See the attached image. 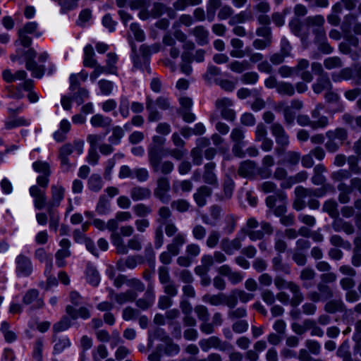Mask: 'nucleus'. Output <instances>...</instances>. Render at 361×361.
<instances>
[{"label":"nucleus","instance_id":"nucleus-1","mask_svg":"<svg viewBox=\"0 0 361 361\" xmlns=\"http://www.w3.org/2000/svg\"><path fill=\"white\" fill-rule=\"evenodd\" d=\"M308 27L315 35V42L319 44V49L325 54L332 51V48L326 42V32L323 27L324 18L322 16H309L305 19Z\"/></svg>","mask_w":361,"mask_h":361},{"label":"nucleus","instance_id":"nucleus-2","mask_svg":"<svg viewBox=\"0 0 361 361\" xmlns=\"http://www.w3.org/2000/svg\"><path fill=\"white\" fill-rule=\"evenodd\" d=\"M23 56L25 61V68L31 72V75L34 78H41L44 74V67L42 65H38L35 61L37 52L33 48H29L27 51H23L18 49L16 54L11 55L12 61H18L19 63H22L20 56Z\"/></svg>","mask_w":361,"mask_h":361},{"label":"nucleus","instance_id":"nucleus-3","mask_svg":"<svg viewBox=\"0 0 361 361\" xmlns=\"http://www.w3.org/2000/svg\"><path fill=\"white\" fill-rule=\"evenodd\" d=\"M110 239L112 245L116 248V252L119 255H126L129 250L140 251L142 247V239L138 235H135L128 240L127 244L124 243L118 233H112Z\"/></svg>","mask_w":361,"mask_h":361},{"label":"nucleus","instance_id":"nucleus-4","mask_svg":"<svg viewBox=\"0 0 361 361\" xmlns=\"http://www.w3.org/2000/svg\"><path fill=\"white\" fill-rule=\"evenodd\" d=\"M326 137L327 141L325 143V147L328 152L334 153L339 149L340 146L347 139L348 133L344 128H338L335 130L327 131Z\"/></svg>","mask_w":361,"mask_h":361},{"label":"nucleus","instance_id":"nucleus-5","mask_svg":"<svg viewBox=\"0 0 361 361\" xmlns=\"http://www.w3.org/2000/svg\"><path fill=\"white\" fill-rule=\"evenodd\" d=\"M149 161L152 166L154 171H161L162 173H170L173 169V164L169 161L160 163V157H159L157 150L153 147L148 148Z\"/></svg>","mask_w":361,"mask_h":361},{"label":"nucleus","instance_id":"nucleus-6","mask_svg":"<svg viewBox=\"0 0 361 361\" xmlns=\"http://www.w3.org/2000/svg\"><path fill=\"white\" fill-rule=\"evenodd\" d=\"M16 274L18 277H28L33 272V264L31 259L23 255H18L15 259Z\"/></svg>","mask_w":361,"mask_h":361},{"label":"nucleus","instance_id":"nucleus-7","mask_svg":"<svg viewBox=\"0 0 361 361\" xmlns=\"http://www.w3.org/2000/svg\"><path fill=\"white\" fill-rule=\"evenodd\" d=\"M158 338L162 341H164L166 347L165 348V352L166 354L169 355H173L178 353L180 348L178 345L174 344L171 342V338H169L165 334V332L161 329H157L153 334L149 335V345H152V342L153 339Z\"/></svg>","mask_w":361,"mask_h":361},{"label":"nucleus","instance_id":"nucleus-8","mask_svg":"<svg viewBox=\"0 0 361 361\" xmlns=\"http://www.w3.org/2000/svg\"><path fill=\"white\" fill-rule=\"evenodd\" d=\"M37 28L36 22H28L25 23L22 28L18 30V39L16 42L25 48L29 47L32 43V39L28 36L29 34H34Z\"/></svg>","mask_w":361,"mask_h":361},{"label":"nucleus","instance_id":"nucleus-9","mask_svg":"<svg viewBox=\"0 0 361 361\" xmlns=\"http://www.w3.org/2000/svg\"><path fill=\"white\" fill-rule=\"evenodd\" d=\"M279 199L281 203L276 207L274 214L277 216L283 215L286 211V195L283 192L279 191L275 195H269L266 198V204L269 208H273Z\"/></svg>","mask_w":361,"mask_h":361},{"label":"nucleus","instance_id":"nucleus-10","mask_svg":"<svg viewBox=\"0 0 361 361\" xmlns=\"http://www.w3.org/2000/svg\"><path fill=\"white\" fill-rule=\"evenodd\" d=\"M297 123L301 126H310L312 129L324 128L329 124V119L326 116H322L319 120H311L307 115H299L297 118Z\"/></svg>","mask_w":361,"mask_h":361},{"label":"nucleus","instance_id":"nucleus-11","mask_svg":"<svg viewBox=\"0 0 361 361\" xmlns=\"http://www.w3.org/2000/svg\"><path fill=\"white\" fill-rule=\"evenodd\" d=\"M71 243L67 238H63L59 242L60 249L56 252V264L59 267L66 265L65 258L68 257L71 252L70 250Z\"/></svg>","mask_w":361,"mask_h":361},{"label":"nucleus","instance_id":"nucleus-12","mask_svg":"<svg viewBox=\"0 0 361 361\" xmlns=\"http://www.w3.org/2000/svg\"><path fill=\"white\" fill-rule=\"evenodd\" d=\"M51 192V198L47 203V209L54 210V208L59 207L64 198L65 188L59 184L52 185Z\"/></svg>","mask_w":361,"mask_h":361},{"label":"nucleus","instance_id":"nucleus-13","mask_svg":"<svg viewBox=\"0 0 361 361\" xmlns=\"http://www.w3.org/2000/svg\"><path fill=\"white\" fill-rule=\"evenodd\" d=\"M170 189L169 180L167 178L161 177L157 180V186L154 190V195L162 202L166 203L169 201V195L167 194Z\"/></svg>","mask_w":361,"mask_h":361},{"label":"nucleus","instance_id":"nucleus-14","mask_svg":"<svg viewBox=\"0 0 361 361\" xmlns=\"http://www.w3.org/2000/svg\"><path fill=\"white\" fill-rule=\"evenodd\" d=\"M244 238V235H238L232 240L224 238L221 240V247L228 255H233L235 251L238 250L241 247Z\"/></svg>","mask_w":361,"mask_h":361},{"label":"nucleus","instance_id":"nucleus-15","mask_svg":"<svg viewBox=\"0 0 361 361\" xmlns=\"http://www.w3.org/2000/svg\"><path fill=\"white\" fill-rule=\"evenodd\" d=\"M233 102L228 98H221L216 102V107L220 110L221 116L226 120L233 121L235 118V112L229 107Z\"/></svg>","mask_w":361,"mask_h":361},{"label":"nucleus","instance_id":"nucleus-16","mask_svg":"<svg viewBox=\"0 0 361 361\" xmlns=\"http://www.w3.org/2000/svg\"><path fill=\"white\" fill-rule=\"evenodd\" d=\"M73 152V147L71 143L63 145L59 149V158L61 161V166L63 171H68L72 166L68 157Z\"/></svg>","mask_w":361,"mask_h":361},{"label":"nucleus","instance_id":"nucleus-17","mask_svg":"<svg viewBox=\"0 0 361 361\" xmlns=\"http://www.w3.org/2000/svg\"><path fill=\"white\" fill-rule=\"evenodd\" d=\"M23 302L32 309H39L44 305L43 300L39 297V292L36 289L29 290L23 296Z\"/></svg>","mask_w":361,"mask_h":361},{"label":"nucleus","instance_id":"nucleus-18","mask_svg":"<svg viewBox=\"0 0 361 361\" xmlns=\"http://www.w3.org/2000/svg\"><path fill=\"white\" fill-rule=\"evenodd\" d=\"M272 135L275 137L276 142L281 147H286L289 144V137L283 126L279 123H274L271 127Z\"/></svg>","mask_w":361,"mask_h":361},{"label":"nucleus","instance_id":"nucleus-19","mask_svg":"<svg viewBox=\"0 0 361 361\" xmlns=\"http://www.w3.org/2000/svg\"><path fill=\"white\" fill-rule=\"evenodd\" d=\"M30 194L34 198V205L36 209H42L47 204V197L44 190L37 185L30 188Z\"/></svg>","mask_w":361,"mask_h":361},{"label":"nucleus","instance_id":"nucleus-20","mask_svg":"<svg viewBox=\"0 0 361 361\" xmlns=\"http://www.w3.org/2000/svg\"><path fill=\"white\" fill-rule=\"evenodd\" d=\"M218 272L220 275L226 276L229 281L234 285L239 283L243 279V274L238 271H233L227 264L221 266L218 269Z\"/></svg>","mask_w":361,"mask_h":361},{"label":"nucleus","instance_id":"nucleus-21","mask_svg":"<svg viewBox=\"0 0 361 361\" xmlns=\"http://www.w3.org/2000/svg\"><path fill=\"white\" fill-rule=\"evenodd\" d=\"M110 299L115 300L118 304L123 305L128 302H132L135 300L137 294L133 290H128L125 293H114L113 290L110 293Z\"/></svg>","mask_w":361,"mask_h":361},{"label":"nucleus","instance_id":"nucleus-22","mask_svg":"<svg viewBox=\"0 0 361 361\" xmlns=\"http://www.w3.org/2000/svg\"><path fill=\"white\" fill-rule=\"evenodd\" d=\"M53 354L59 355L63 352L64 350L71 345V342L67 336L58 337L56 334L53 336Z\"/></svg>","mask_w":361,"mask_h":361},{"label":"nucleus","instance_id":"nucleus-23","mask_svg":"<svg viewBox=\"0 0 361 361\" xmlns=\"http://www.w3.org/2000/svg\"><path fill=\"white\" fill-rule=\"evenodd\" d=\"M139 260H141V257L140 256H128L126 258L120 259L116 263V267L121 271L127 269H133L137 267Z\"/></svg>","mask_w":361,"mask_h":361},{"label":"nucleus","instance_id":"nucleus-24","mask_svg":"<svg viewBox=\"0 0 361 361\" xmlns=\"http://www.w3.org/2000/svg\"><path fill=\"white\" fill-rule=\"evenodd\" d=\"M154 298V288L150 286L147 288L144 297L137 300L136 305L139 308L146 310L152 305Z\"/></svg>","mask_w":361,"mask_h":361},{"label":"nucleus","instance_id":"nucleus-25","mask_svg":"<svg viewBox=\"0 0 361 361\" xmlns=\"http://www.w3.org/2000/svg\"><path fill=\"white\" fill-rule=\"evenodd\" d=\"M332 88L331 82L327 75H322L317 79L312 85V90L314 93L320 94L323 91L328 92Z\"/></svg>","mask_w":361,"mask_h":361},{"label":"nucleus","instance_id":"nucleus-26","mask_svg":"<svg viewBox=\"0 0 361 361\" xmlns=\"http://www.w3.org/2000/svg\"><path fill=\"white\" fill-rule=\"evenodd\" d=\"M325 193L324 189H307L302 186H298L295 189V197L305 199L307 197H321Z\"/></svg>","mask_w":361,"mask_h":361},{"label":"nucleus","instance_id":"nucleus-27","mask_svg":"<svg viewBox=\"0 0 361 361\" xmlns=\"http://www.w3.org/2000/svg\"><path fill=\"white\" fill-rule=\"evenodd\" d=\"M185 243V237L183 233H178L173 239L172 242L167 245V251L172 255L176 256L179 254L180 247Z\"/></svg>","mask_w":361,"mask_h":361},{"label":"nucleus","instance_id":"nucleus-28","mask_svg":"<svg viewBox=\"0 0 361 361\" xmlns=\"http://www.w3.org/2000/svg\"><path fill=\"white\" fill-rule=\"evenodd\" d=\"M199 45L203 46L209 42V31L203 26H197L191 30Z\"/></svg>","mask_w":361,"mask_h":361},{"label":"nucleus","instance_id":"nucleus-29","mask_svg":"<svg viewBox=\"0 0 361 361\" xmlns=\"http://www.w3.org/2000/svg\"><path fill=\"white\" fill-rule=\"evenodd\" d=\"M199 345L201 349L207 352L210 348H218L223 350L224 348L221 345V341L216 336H211L207 339H202L199 341Z\"/></svg>","mask_w":361,"mask_h":361},{"label":"nucleus","instance_id":"nucleus-30","mask_svg":"<svg viewBox=\"0 0 361 361\" xmlns=\"http://www.w3.org/2000/svg\"><path fill=\"white\" fill-rule=\"evenodd\" d=\"M130 197L134 201L149 199L151 197V190L147 188L137 186L130 190Z\"/></svg>","mask_w":361,"mask_h":361},{"label":"nucleus","instance_id":"nucleus-31","mask_svg":"<svg viewBox=\"0 0 361 361\" xmlns=\"http://www.w3.org/2000/svg\"><path fill=\"white\" fill-rule=\"evenodd\" d=\"M332 228L336 232L343 231L348 235L354 233L353 225L341 219L336 218L332 223Z\"/></svg>","mask_w":361,"mask_h":361},{"label":"nucleus","instance_id":"nucleus-32","mask_svg":"<svg viewBox=\"0 0 361 361\" xmlns=\"http://www.w3.org/2000/svg\"><path fill=\"white\" fill-rule=\"evenodd\" d=\"M87 188L93 192H99L104 186V183L100 175L92 173L87 180Z\"/></svg>","mask_w":361,"mask_h":361},{"label":"nucleus","instance_id":"nucleus-33","mask_svg":"<svg viewBox=\"0 0 361 361\" xmlns=\"http://www.w3.org/2000/svg\"><path fill=\"white\" fill-rule=\"evenodd\" d=\"M212 190L207 186H201L194 194V199L200 207H202L206 204L207 198L211 195Z\"/></svg>","mask_w":361,"mask_h":361},{"label":"nucleus","instance_id":"nucleus-34","mask_svg":"<svg viewBox=\"0 0 361 361\" xmlns=\"http://www.w3.org/2000/svg\"><path fill=\"white\" fill-rule=\"evenodd\" d=\"M95 53L92 45L87 44L84 48L83 65L86 67L92 68L97 64L94 59Z\"/></svg>","mask_w":361,"mask_h":361},{"label":"nucleus","instance_id":"nucleus-35","mask_svg":"<svg viewBox=\"0 0 361 361\" xmlns=\"http://www.w3.org/2000/svg\"><path fill=\"white\" fill-rule=\"evenodd\" d=\"M287 288L293 293L290 304L293 306H298L303 300V295L300 292V287L295 283L289 281L287 283Z\"/></svg>","mask_w":361,"mask_h":361},{"label":"nucleus","instance_id":"nucleus-36","mask_svg":"<svg viewBox=\"0 0 361 361\" xmlns=\"http://www.w3.org/2000/svg\"><path fill=\"white\" fill-rule=\"evenodd\" d=\"M146 109L149 113L147 116L149 122H154L161 118V114L156 109L154 101L149 97L146 99Z\"/></svg>","mask_w":361,"mask_h":361},{"label":"nucleus","instance_id":"nucleus-37","mask_svg":"<svg viewBox=\"0 0 361 361\" xmlns=\"http://www.w3.org/2000/svg\"><path fill=\"white\" fill-rule=\"evenodd\" d=\"M111 118L97 114L92 116L90 123L94 128H106L111 126Z\"/></svg>","mask_w":361,"mask_h":361},{"label":"nucleus","instance_id":"nucleus-38","mask_svg":"<svg viewBox=\"0 0 361 361\" xmlns=\"http://www.w3.org/2000/svg\"><path fill=\"white\" fill-rule=\"evenodd\" d=\"M27 73L23 70L18 71L15 74H13L8 69L4 70L3 72V78L7 82H11L17 80H24L27 78Z\"/></svg>","mask_w":361,"mask_h":361},{"label":"nucleus","instance_id":"nucleus-39","mask_svg":"<svg viewBox=\"0 0 361 361\" xmlns=\"http://www.w3.org/2000/svg\"><path fill=\"white\" fill-rule=\"evenodd\" d=\"M231 44L233 48L230 52V55L234 58H243L245 56V51L242 50L243 42L238 38H233L231 40Z\"/></svg>","mask_w":361,"mask_h":361},{"label":"nucleus","instance_id":"nucleus-40","mask_svg":"<svg viewBox=\"0 0 361 361\" xmlns=\"http://www.w3.org/2000/svg\"><path fill=\"white\" fill-rule=\"evenodd\" d=\"M255 169V162L250 160H247L241 163L238 169V173L241 176L247 177L254 173Z\"/></svg>","mask_w":361,"mask_h":361},{"label":"nucleus","instance_id":"nucleus-41","mask_svg":"<svg viewBox=\"0 0 361 361\" xmlns=\"http://www.w3.org/2000/svg\"><path fill=\"white\" fill-rule=\"evenodd\" d=\"M133 211L136 216L139 218H145L152 213V209L151 207L140 203L133 206Z\"/></svg>","mask_w":361,"mask_h":361},{"label":"nucleus","instance_id":"nucleus-42","mask_svg":"<svg viewBox=\"0 0 361 361\" xmlns=\"http://www.w3.org/2000/svg\"><path fill=\"white\" fill-rule=\"evenodd\" d=\"M202 300L204 302H208L212 305L217 306L224 303L225 295L223 293H219L216 295H204L202 298Z\"/></svg>","mask_w":361,"mask_h":361},{"label":"nucleus","instance_id":"nucleus-43","mask_svg":"<svg viewBox=\"0 0 361 361\" xmlns=\"http://www.w3.org/2000/svg\"><path fill=\"white\" fill-rule=\"evenodd\" d=\"M66 312L73 319H76L78 317H81L82 319H87L90 317L89 310L85 307H81L78 311H75L72 307L68 306L66 307Z\"/></svg>","mask_w":361,"mask_h":361},{"label":"nucleus","instance_id":"nucleus-44","mask_svg":"<svg viewBox=\"0 0 361 361\" xmlns=\"http://www.w3.org/2000/svg\"><path fill=\"white\" fill-rule=\"evenodd\" d=\"M344 308V304L341 300H330L325 305L324 310L329 313L341 312Z\"/></svg>","mask_w":361,"mask_h":361},{"label":"nucleus","instance_id":"nucleus-45","mask_svg":"<svg viewBox=\"0 0 361 361\" xmlns=\"http://www.w3.org/2000/svg\"><path fill=\"white\" fill-rule=\"evenodd\" d=\"M110 211V204L108 200L103 195L99 197L96 206V212L99 215H106Z\"/></svg>","mask_w":361,"mask_h":361},{"label":"nucleus","instance_id":"nucleus-46","mask_svg":"<svg viewBox=\"0 0 361 361\" xmlns=\"http://www.w3.org/2000/svg\"><path fill=\"white\" fill-rule=\"evenodd\" d=\"M125 133L123 128L116 126L112 128V134L109 137V141L112 145H118L121 142L122 137L124 136Z\"/></svg>","mask_w":361,"mask_h":361},{"label":"nucleus","instance_id":"nucleus-47","mask_svg":"<svg viewBox=\"0 0 361 361\" xmlns=\"http://www.w3.org/2000/svg\"><path fill=\"white\" fill-rule=\"evenodd\" d=\"M87 281L93 286H97L100 281L99 275L97 270L92 267H89L86 271Z\"/></svg>","mask_w":361,"mask_h":361},{"label":"nucleus","instance_id":"nucleus-48","mask_svg":"<svg viewBox=\"0 0 361 361\" xmlns=\"http://www.w3.org/2000/svg\"><path fill=\"white\" fill-rule=\"evenodd\" d=\"M220 0H209L207 5V14L209 20H213L216 14V9L221 7Z\"/></svg>","mask_w":361,"mask_h":361},{"label":"nucleus","instance_id":"nucleus-49","mask_svg":"<svg viewBox=\"0 0 361 361\" xmlns=\"http://www.w3.org/2000/svg\"><path fill=\"white\" fill-rule=\"evenodd\" d=\"M214 164L209 163L205 165V172L203 176L204 180L209 184H214L216 182V177L213 172Z\"/></svg>","mask_w":361,"mask_h":361},{"label":"nucleus","instance_id":"nucleus-50","mask_svg":"<svg viewBox=\"0 0 361 361\" xmlns=\"http://www.w3.org/2000/svg\"><path fill=\"white\" fill-rule=\"evenodd\" d=\"M28 124L29 122L23 117L13 118L5 121V127L8 130Z\"/></svg>","mask_w":361,"mask_h":361},{"label":"nucleus","instance_id":"nucleus-51","mask_svg":"<svg viewBox=\"0 0 361 361\" xmlns=\"http://www.w3.org/2000/svg\"><path fill=\"white\" fill-rule=\"evenodd\" d=\"M277 92L288 96H292L295 93L293 85L286 82H279L276 90Z\"/></svg>","mask_w":361,"mask_h":361},{"label":"nucleus","instance_id":"nucleus-52","mask_svg":"<svg viewBox=\"0 0 361 361\" xmlns=\"http://www.w3.org/2000/svg\"><path fill=\"white\" fill-rule=\"evenodd\" d=\"M32 168L37 173L47 176L51 174L49 164L46 161H37L32 164Z\"/></svg>","mask_w":361,"mask_h":361},{"label":"nucleus","instance_id":"nucleus-53","mask_svg":"<svg viewBox=\"0 0 361 361\" xmlns=\"http://www.w3.org/2000/svg\"><path fill=\"white\" fill-rule=\"evenodd\" d=\"M249 63L246 61H233L228 64V68L235 73H241L249 67Z\"/></svg>","mask_w":361,"mask_h":361},{"label":"nucleus","instance_id":"nucleus-54","mask_svg":"<svg viewBox=\"0 0 361 361\" xmlns=\"http://www.w3.org/2000/svg\"><path fill=\"white\" fill-rule=\"evenodd\" d=\"M202 267H198L195 269L197 274L200 273V270L203 269L204 271H208L210 267L214 264L213 257L210 255H204L201 258Z\"/></svg>","mask_w":361,"mask_h":361},{"label":"nucleus","instance_id":"nucleus-55","mask_svg":"<svg viewBox=\"0 0 361 361\" xmlns=\"http://www.w3.org/2000/svg\"><path fill=\"white\" fill-rule=\"evenodd\" d=\"M106 73L114 74L116 71V67L115 64L117 62L118 57L113 53H109L106 56Z\"/></svg>","mask_w":361,"mask_h":361},{"label":"nucleus","instance_id":"nucleus-56","mask_svg":"<svg viewBox=\"0 0 361 361\" xmlns=\"http://www.w3.org/2000/svg\"><path fill=\"white\" fill-rule=\"evenodd\" d=\"M108 356V350L104 345H99L92 352L93 361H99Z\"/></svg>","mask_w":361,"mask_h":361},{"label":"nucleus","instance_id":"nucleus-57","mask_svg":"<svg viewBox=\"0 0 361 361\" xmlns=\"http://www.w3.org/2000/svg\"><path fill=\"white\" fill-rule=\"evenodd\" d=\"M323 210L327 212L329 216L333 218L336 219L338 215L337 204L334 201H326L323 206Z\"/></svg>","mask_w":361,"mask_h":361},{"label":"nucleus","instance_id":"nucleus-58","mask_svg":"<svg viewBox=\"0 0 361 361\" xmlns=\"http://www.w3.org/2000/svg\"><path fill=\"white\" fill-rule=\"evenodd\" d=\"M35 258L42 262H46L47 265L51 267L52 257L51 255L47 254L43 248H39L35 251Z\"/></svg>","mask_w":361,"mask_h":361},{"label":"nucleus","instance_id":"nucleus-59","mask_svg":"<svg viewBox=\"0 0 361 361\" xmlns=\"http://www.w3.org/2000/svg\"><path fill=\"white\" fill-rule=\"evenodd\" d=\"M1 333L4 334V339L8 343H11L16 339V334L9 330V326L8 323H1Z\"/></svg>","mask_w":361,"mask_h":361},{"label":"nucleus","instance_id":"nucleus-60","mask_svg":"<svg viewBox=\"0 0 361 361\" xmlns=\"http://www.w3.org/2000/svg\"><path fill=\"white\" fill-rule=\"evenodd\" d=\"M279 108L283 110L286 122L288 124L293 123L295 120V114L292 112L290 106L285 104H280Z\"/></svg>","mask_w":361,"mask_h":361},{"label":"nucleus","instance_id":"nucleus-61","mask_svg":"<svg viewBox=\"0 0 361 361\" xmlns=\"http://www.w3.org/2000/svg\"><path fill=\"white\" fill-rule=\"evenodd\" d=\"M338 189L340 191L339 201L341 203H346L349 201V194L350 192V189L344 183H341L338 186Z\"/></svg>","mask_w":361,"mask_h":361},{"label":"nucleus","instance_id":"nucleus-62","mask_svg":"<svg viewBox=\"0 0 361 361\" xmlns=\"http://www.w3.org/2000/svg\"><path fill=\"white\" fill-rule=\"evenodd\" d=\"M43 340L38 338L35 343L33 350V357L36 361H42V350H43Z\"/></svg>","mask_w":361,"mask_h":361},{"label":"nucleus","instance_id":"nucleus-63","mask_svg":"<svg viewBox=\"0 0 361 361\" xmlns=\"http://www.w3.org/2000/svg\"><path fill=\"white\" fill-rule=\"evenodd\" d=\"M70 320L67 317H63L59 322H56L53 326V331L56 334L66 331L70 326Z\"/></svg>","mask_w":361,"mask_h":361},{"label":"nucleus","instance_id":"nucleus-64","mask_svg":"<svg viewBox=\"0 0 361 361\" xmlns=\"http://www.w3.org/2000/svg\"><path fill=\"white\" fill-rule=\"evenodd\" d=\"M129 106L130 102L128 99L126 97H121L118 110L123 118H127L129 116Z\"/></svg>","mask_w":361,"mask_h":361}]
</instances>
